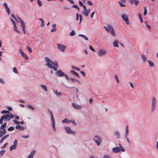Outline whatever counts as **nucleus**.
<instances>
[{
    "mask_svg": "<svg viewBox=\"0 0 158 158\" xmlns=\"http://www.w3.org/2000/svg\"><path fill=\"white\" fill-rule=\"evenodd\" d=\"M45 60L46 63L45 65L48 68L51 69H53L55 71H56L57 70L56 67H58V64L56 61L53 62L51 60L47 57H45Z\"/></svg>",
    "mask_w": 158,
    "mask_h": 158,
    "instance_id": "obj_1",
    "label": "nucleus"
},
{
    "mask_svg": "<svg viewBox=\"0 0 158 158\" xmlns=\"http://www.w3.org/2000/svg\"><path fill=\"white\" fill-rule=\"evenodd\" d=\"M14 118V115L12 114H5L2 115L0 118V124H2L3 123V121H9L10 119Z\"/></svg>",
    "mask_w": 158,
    "mask_h": 158,
    "instance_id": "obj_2",
    "label": "nucleus"
},
{
    "mask_svg": "<svg viewBox=\"0 0 158 158\" xmlns=\"http://www.w3.org/2000/svg\"><path fill=\"white\" fill-rule=\"evenodd\" d=\"M93 140L96 144L97 146H99L101 145L102 142V139L99 135H95L94 136Z\"/></svg>",
    "mask_w": 158,
    "mask_h": 158,
    "instance_id": "obj_3",
    "label": "nucleus"
},
{
    "mask_svg": "<svg viewBox=\"0 0 158 158\" xmlns=\"http://www.w3.org/2000/svg\"><path fill=\"white\" fill-rule=\"evenodd\" d=\"M14 19L17 22L19 23V22L21 23V26L22 27V30L24 34H26V32L25 30V23L24 21H23L18 16L17 18L15 16V17H14Z\"/></svg>",
    "mask_w": 158,
    "mask_h": 158,
    "instance_id": "obj_4",
    "label": "nucleus"
},
{
    "mask_svg": "<svg viewBox=\"0 0 158 158\" xmlns=\"http://www.w3.org/2000/svg\"><path fill=\"white\" fill-rule=\"evenodd\" d=\"M14 19L17 22L19 23V22L21 23V26L22 27V30L24 34H26V32L25 30V23L24 21H23L18 16L17 18L15 16V17H14Z\"/></svg>",
    "mask_w": 158,
    "mask_h": 158,
    "instance_id": "obj_5",
    "label": "nucleus"
},
{
    "mask_svg": "<svg viewBox=\"0 0 158 158\" xmlns=\"http://www.w3.org/2000/svg\"><path fill=\"white\" fill-rule=\"evenodd\" d=\"M104 27L106 31L108 33H110L112 35L114 36H115L116 35L114 29L111 25L108 24L106 26H104Z\"/></svg>",
    "mask_w": 158,
    "mask_h": 158,
    "instance_id": "obj_6",
    "label": "nucleus"
},
{
    "mask_svg": "<svg viewBox=\"0 0 158 158\" xmlns=\"http://www.w3.org/2000/svg\"><path fill=\"white\" fill-rule=\"evenodd\" d=\"M6 126V123H5L1 125L0 128V138L6 133V130L5 129Z\"/></svg>",
    "mask_w": 158,
    "mask_h": 158,
    "instance_id": "obj_7",
    "label": "nucleus"
},
{
    "mask_svg": "<svg viewBox=\"0 0 158 158\" xmlns=\"http://www.w3.org/2000/svg\"><path fill=\"white\" fill-rule=\"evenodd\" d=\"M56 74L58 77H62L64 76L65 78L67 79V80L69 81V78L68 76L66 74H65L64 72H63L61 70H59L58 71H56Z\"/></svg>",
    "mask_w": 158,
    "mask_h": 158,
    "instance_id": "obj_8",
    "label": "nucleus"
},
{
    "mask_svg": "<svg viewBox=\"0 0 158 158\" xmlns=\"http://www.w3.org/2000/svg\"><path fill=\"white\" fill-rule=\"evenodd\" d=\"M156 102L157 100L156 97L154 96L152 97L151 103V109L152 111H153L156 108Z\"/></svg>",
    "mask_w": 158,
    "mask_h": 158,
    "instance_id": "obj_9",
    "label": "nucleus"
},
{
    "mask_svg": "<svg viewBox=\"0 0 158 158\" xmlns=\"http://www.w3.org/2000/svg\"><path fill=\"white\" fill-rule=\"evenodd\" d=\"M57 47L58 49L62 52H64L66 48V46L63 44H57Z\"/></svg>",
    "mask_w": 158,
    "mask_h": 158,
    "instance_id": "obj_10",
    "label": "nucleus"
},
{
    "mask_svg": "<svg viewBox=\"0 0 158 158\" xmlns=\"http://www.w3.org/2000/svg\"><path fill=\"white\" fill-rule=\"evenodd\" d=\"M107 53L106 51L104 49H99L98 52V55L99 57H101L105 55Z\"/></svg>",
    "mask_w": 158,
    "mask_h": 158,
    "instance_id": "obj_11",
    "label": "nucleus"
},
{
    "mask_svg": "<svg viewBox=\"0 0 158 158\" xmlns=\"http://www.w3.org/2000/svg\"><path fill=\"white\" fill-rule=\"evenodd\" d=\"M123 19L125 21L127 25H129V22L128 18V16L126 14H123L121 16Z\"/></svg>",
    "mask_w": 158,
    "mask_h": 158,
    "instance_id": "obj_12",
    "label": "nucleus"
},
{
    "mask_svg": "<svg viewBox=\"0 0 158 158\" xmlns=\"http://www.w3.org/2000/svg\"><path fill=\"white\" fill-rule=\"evenodd\" d=\"M17 139L15 140L14 143V144L12 145L10 148V151H12L13 149H15L17 148Z\"/></svg>",
    "mask_w": 158,
    "mask_h": 158,
    "instance_id": "obj_13",
    "label": "nucleus"
},
{
    "mask_svg": "<svg viewBox=\"0 0 158 158\" xmlns=\"http://www.w3.org/2000/svg\"><path fill=\"white\" fill-rule=\"evenodd\" d=\"M65 129L66 132L68 133L74 134H75V132L74 131H72L71 128L69 127H65Z\"/></svg>",
    "mask_w": 158,
    "mask_h": 158,
    "instance_id": "obj_14",
    "label": "nucleus"
},
{
    "mask_svg": "<svg viewBox=\"0 0 158 158\" xmlns=\"http://www.w3.org/2000/svg\"><path fill=\"white\" fill-rule=\"evenodd\" d=\"M112 151L113 152L115 153H117L122 152L121 150V149L119 148V147H118L112 148Z\"/></svg>",
    "mask_w": 158,
    "mask_h": 158,
    "instance_id": "obj_15",
    "label": "nucleus"
},
{
    "mask_svg": "<svg viewBox=\"0 0 158 158\" xmlns=\"http://www.w3.org/2000/svg\"><path fill=\"white\" fill-rule=\"evenodd\" d=\"M114 135L117 139H119L121 138V135L118 131H115L114 133Z\"/></svg>",
    "mask_w": 158,
    "mask_h": 158,
    "instance_id": "obj_16",
    "label": "nucleus"
},
{
    "mask_svg": "<svg viewBox=\"0 0 158 158\" xmlns=\"http://www.w3.org/2000/svg\"><path fill=\"white\" fill-rule=\"evenodd\" d=\"M3 5L5 7L8 15H9L10 13V10L9 8L8 7L7 4L5 2L3 3Z\"/></svg>",
    "mask_w": 158,
    "mask_h": 158,
    "instance_id": "obj_17",
    "label": "nucleus"
},
{
    "mask_svg": "<svg viewBox=\"0 0 158 158\" xmlns=\"http://www.w3.org/2000/svg\"><path fill=\"white\" fill-rule=\"evenodd\" d=\"M20 52L22 55L25 60H27L28 59V57L27 56V55L21 49H20Z\"/></svg>",
    "mask_w": 158,
    "mask_h": 158,
    "instance_id": "obj_18",
    "label": "nucleus"
},
{
    "mask_svg": "<svg viewBox=\"0 0 158 158\" xmlns=\"http://www.w3.org/2000/svg\"><path fill=\"white\" fill-rule=\"evenodd\" d=\"M72 106L75 109H81V106H79L77 104H76L75 103H72Z\"/></svg>",
    "mask_w": 158,
    "mask_h": 158,
    "instance_id": "obj_19",
    "label": "nucleus"
},
{
    "mask_svg": "<svg viewBox=\"0 0 158 158\" xmlns=\"http://www.w3.org/2000/svg\"><path fill=\"white\" fill-rule=\"evenodd\" d=\"M15 128L16 129H19L20 130H23L25 129V127L22 126H21L19 125H18L15 126Z\"/></svg>",
    "mask_w": 158,
    "mask_h": 158,
    "instance_id": "obj_20",
    "label": "nucleus"
},
{
    "mask_svg": "<svg viewBox=\"0 0 158 158\" xmlns=\"http://www.w3.org/2000/svg\"><path fill=\"white\" fill-rule=\"evenodd\" d=\"M63 123H66L67 124H69L72 122L71 120H69L67 118H65L62 121Z\"/></svg>",
    "mask_w": 158,
    "mask_h": 158,
    "instance_id": "obj_21",
    "label": "nucleus"
},
{
    "mask_svg": "<svg viewBox=\"0 0 158 158\" xmlns=\"http://www.w3.org/2000/svg\"><path fill=\"white\" fill-rule=\"evenodd\" d=\"M9 135H6L4 136L1 139L0 141V143H1L5 139H6L9 136Z\"/></svg>",
    "mask_w": 158,
    "mask_h": 158,
    "instance_id": "obj_22",
    "label": "nucleus"
},
{
    "mask_svg": "<svg viewBox=\"0 0 158 158\" xmlns=\"http://www.w3.org/2000/svg\"><path fill=\"white\" fill-rule=\"evenodd\" d=\"M70 72L71 73H72L76 77H77L78 78H80V76L79 74L75 72L74 70H71L70 71Z\"/></svg>",
    "mask_w": 158,
    "mask_h": 158,
    "instance_id": "obj_23",
    "label": "nucleus"
},
{
    "mask_svg": "<svg viewBox=\"0 0 158 158\" xmlns=\"http://www.w3.org/2000/svg\"><path fill=\"white\" fill-rule=\"evenodd\" d=\"M49 112L51 115V120L52 121V123L55 122V120L54 118L52 112L50 110H49Z\"/></svg>",
    "mask_w": 158,
    "mask_h": 158,
    "instance_id": "obj_24",
    "label": "nucleus"
},
{
    "mask_svg": "<svg viewBox=\"0 0 158 158\" xmlns=\"http://www.w3.org/2000/svg\"><path fill=\"white\" fill-rule=\"evenodd\" d=\"M129 134V129L128 126L127 125L125 127V136H127Z\"/></svg>",
    "mask_w": 158,
    "mask_h": 158,
    "instance_id": "obj_25",
    "label": "nucleus"
},
{
    "mask_svg": "<svg viewBox=\"0 0 158 158\" xmlns=\"http://www.w3.org/2000/svg\"><path fill=\"white\" fill-rule=\"evenodd\" d=\"M14 30L16 31L18 33H19V34H20L21 33V32L19 31L18 29V27H17L16 26V24L14 25Z\"/></svg>",
    "mask_w": 158,
    "mask_h": 158,
    "instance_id": "obj_26",
    "label": "nucleus"
},
{
    "mask_svg": "<svg viewBox=\"0 0 158 158\" xmlns=\"http://www.w3.org/2000/svg\"><path fill=\"white\" fill-rule=\"evenodd\" d=\"M40 86L42 87V89L43 90L46 92H47L48 89L47 86L45 85H40Z\"/></svg>",
    "mask_w": 158,
    "mask_h": 158,
    "instance_id": "obj_27",
    "label": "nucleus"
},
{
    "mask_svg": "<svg viewBox=\"0 0 158 158\" xmlns=\"http://www.w3.org/2000/svg\"><path fill=\"white\" fill-rule=\"evenodd\" d=\"M118 146L119 147V148L121 150L122 152H124L125 151V149L124 148V147L121 144H118Z\"/></svg>",
    "mask_w": 158,
    "mask_h": 158,
    "instance_id": "obj_28",
    "label": "nucleus"
},
{
    "mask_svg": "<svg viewBox=\"0 0 158 158\" xmlns=\"http://www.w3.org/2000/svg\"><path fill=\"white\" fill-rule=\"evenodd\" d=\"M10 112L9 110H2L1 111V113L2 114H9Z\"/></svg>",
    "mask_w": 158,
    "mask_h": 158,
    "instance_id": "obj_29",
    "label": "nucleus"
},
{
    "mask_svg": "<svg viewBox=\"0 0 158 158\" xmlns=\"http://www.w3.org/2000/svg\"><path fill=\"white\" fill-rule=\"evenodd\" d=\"M78 36H81L85 40L87 41L88 40V38L86 36L84 35L80 34Z\"/></svg>",
    "mask_w": 158,
    "mask_h": 158,
    "instance_id": "obj_30",
    "label": "nucleus"
},
{
    "mask_svg": "<svg viewBox=\"0 0 158 158\" xmlns=\"http://www.w3.org/2000/svg\"><path fill=\"white\" fill-rule=\"evenodd\" d=\"M53 92L58 97L60 96L61 95V94L60 92H58L57 91H54Z\"/></svg>",
    "mask_w": 158,
    "mask_h": 158,
    "instance_id": "obj_31",
    "label": "nucleus"
},
{
    "mask_svg": "<svg viewBox=\"0 0 158 158\" xmlns=\"http://www.w3.org/2000/svg\"><path fill=\"white\" fill-rule=\"evenodd\" d=\"M82 13L84 15H85V16H87L89 13L86 11V10L82 11Z\"/></svg>",
    "mask_w": 158,
    "mask_h": 158,
    "instance_id": "obj_32",
    "label": "nucleus"
},
{
    "mask_svg": "<svg viewBox=\"0 0 158 158\" xmlns=\"http://www.w3.org/2000/svg\"><path fill=\"white\" fill-rule=\"evenodd\" d=\"M27 106L28 108L31 110H35V108L31 105H27Z\"/></svg>",
    "mask_w": 158,
    "mask_h": 158,
    "instance_id": "obj_33",
    "label": "nucleus"
},
{
    "mask_svg": "<svg viewBox=\"0 0 158 158\" xmlns=\"http://www.w3.org/2000/svg\"><path fill=\"white\" fill-rule=\"evenodd\" d=\"M138 17L140 19V22L141 23H143V19L142 16V15L141 14H138Z\"/></svg>",
    "mask_w": 158,
    "mask_h": 158,
    "instance_id": "obj_34",
    "label": "nucleus"
},
{
    "mask_svg": "<svg viewBox=\"0 0 158 158\" xmlns=\"http://www.w3.org/2000/svg\"><path fill=\"white\" fill-rule=\"evenodd\" d=\"M141 58L144 62L146 61L147 59V57L144 55H143L141 56Z\"/></svg>",
    "mask_w": 158,
    "mask_h": 158,
    "instance_id": "obj_35",
    "label": "nucleus"
},
{
    "mask_svg": "<svg viewBox=\"0 0 158 158\" xmlns=\"http://www.w3.org/2000/svg\"><path fill=\"white\" fill-rule=\"evenodd\" d=\"M39 19L41 21V26L42 27H43L44 25V23L43 20L41 18H39Z\"/></svg>",
    "mask_w": 158,
    "mask_h": 158,
    "instance_id": "obj_36",
    "label": "nucleus"
},
{
    "mask_svg": "<svg viewBox=\"0 0 158 158\" xmlns=\"http://www.w3.org/2000/svg\"><path fill=\"white\" fill-rule=\"evenodd\" d=\"M113 46L116 47H118V42L117 41H114L113 43Z\"/></svg>",
    "mask_w": 158,
    "mask_h": 158,
    "instance_id": "obj_37",
    "label": "nucleus"
},
{
    "mask_svg": "<svg viewBox=\"0 0 158 158\" xmlns=\"http://www.w3.org/2000/svg\"><path fill=\"white\" fill-rule=\"evenodd\" d=\"M148 63L149 64L150 66V67H153L154 66V63L153 62L150 61V60L148 61Z\"/></svg>",
    "mask_w": 158,
    "mask_h": 158,
    "instance_id": "obj_38",
    "label": "nucleus"
},
{
    "mask_svg": "<svg viewBox=\"0 0 158 158\" xmlns=\"http://www.w3.org/2000/svg\"><path fill=\"white\" fill-rule=\"evenodd\" d=\"M37 3L39 7H41L42 6V2L40 0H37Z\"/></svg>",
    "mask_w": 158,
    "mask_h": 158,
    "instance_id": "obj_39",
    "label": "nucleus"
},
{
    "mask_svg": "<svg viewBox=\"0 0 158 158\" xmlns=\"http://www.w3.org/2000/svg\"><path fill=\"white\" fill-rule=\"evenodd\" d=\"M72 68L73 69H74L76 70L79 71H80V69L79 68H78L77 67H76L74 66H72Z\"/></svg>",
    "mask_w": 158,
    "mask_h": 158,
    "instance_id": "obj_40",
    "label": "nucleus"
},
{
    "mask_svg": "<svg viewBox=\"0 0 158 158\" xmlns=\"http://www.w3.org/2000/svg\"><path fill=\"white\" fill-rule=\"evenodd\" d=\"M52 128L54 131H56V128L55 127V122L52 123Z\"/></svg>",
    "mask_w": 158,
    "mask_h": 158,
    "instance_id": "obj_41",
    "label": "nucleus"
},
{
    "mask_svg": "<svg viewBox=\"0 0 158 158\" xmlns=\"http://www.w3.org/2000/svg\"><path fill=\"white\" fill-rule=\"evenodd\" d=\"M14 129V127H13L11 126L9 127L7 129L9 131H13Z\"/></svg>",
    "mask_w": 158,
    "mask_h": 158,
    "instance_id": "obj_42",
    "label": "nucleus"
},
{
    "mask_svg": "<svg viewBox=\"0 0 158 158\" xmlns=\"http://www.w3.org/2000/svg\"><path fill=\"white\" fill-rule=\"evenodd\" d=\"M144 10V12L143 13V14L144 15H146L147 13V10L146 9V7H144L143 8Z\"/></svg>",
    "mask_w": 158,
    "mask_h": 158,
    "instance_id": "obj_43",
    "label": "nucleus"
},
{
    "mask_svg": "<svg viewBox=\"0 0 158 158\" xmlns=\"http://www.w3.org/2000/svg\"><path fill=\"white\" fill-rule=\"evenodd\" d=\"M75 33L74 30L70 33L69 35L70 36H73L75 35Z\"/></svg>",
    "mask_w": 158,
    "mask_h": 158,
    "instance_id": "obj_44",
    "label": "nucleus"
},
{
    "mask_svg": "<svg viewBox=\"0 0 158 158\" xmlns=\"http://www.w3.org/2000/svg\"><path fill=\"white\" fill-rule=\"evenodd\" d=\"M13 71L15 73L17 74L18 73V71L15 67H14L13 68Z\"/></svg>",
    "mask_w": 158,
    "mask_h": 158,
    "instance_id": "obj_45",
    "label": "nucleus"
},
{
    "mask_svg": "<svg viewBox=\"0 0 158 158\" xmlns=\"http://www.w3.org/2000/svg\"><path fill=\"white\" fill-rule=\"evenodd\" d=\"M35 152L36 151L35 150H33L31 151L30 154H31V155L33 157V156L35 154Z\"/></svg>",
    "mask_w": 158,
    "mask_h": 158,
    "instance_id": "obj_46",
    "label": "nucleus"
},
{
    "mask_svg": "<svg viewBox=\"0 0 158 158\" xmlns=\"http://www.w3.org/2000/svg\"><path fill=\"white\" fill-rule=\"evenodd\" d=\"M27 49L30 53H31L32 52L31 48L28 46H27Z\"/></svg>",
    "mask_w": 158,
    "mask_h": 158,
    "instance_id": "obj_47",
    "label": "nucleus"
},
{
    "mask_svg": "<svg viewBox=\"0 0 158 158\" xmlns=\"http://www.w3.org/2000/svg\"><path fill=\"white\" fill-rule=\"evenodd\" d=\"M5 152V151L4 150H2L0 151V155L2 156Z\"/></svg>",
    "mask_w": 158,
    "mask_h": 158,
    "instance_id": "obj_48",
    "label": "nucleus"
},
{
    "mask_svg": "<svg viewBox=\"0 0 158 158\" xmlns=\"http://www.w3.org/2000/svg\"><path fill=\"white\" fill-rule=\"evenodd\" d=\"M103 158H111L110 155L108 154L105 155L103 157Z\"/></svg>",
    "mask_w": 158,
    "mask_h": 158,
    "instance_id": "obj_49",
    "label": "nucleus"
},
{
    "mask_svg": "<svg viewBox=\"0 0 158 158\" xmlns=\"http://www.w3.org/2000/svg\"><path fill=\"white\" fill-rule=\"evenodd\" d=\"M69 79L71 80L72 82H75V81H77V79H76L72 77L69 78Z\"/></svg>",
    "mask_w": 158,
    "mask_h": 158,
    "instance_id": "obj_50",
    "label": "nucleus"
},
{
    "mask_svg": "<svg viewBox=\"0 0 158 158\" xmlns=\"http://www.w3.org/2000/svg\"><path fill=\"white\" fill-rule=\"evenodd\" d=\"M115 78L116 79V82L118 83H119V80L118 78V76L117 75H115Z\"/></svg>",
    "mask_w": 158,
    "mask_h": 158,
    "instance_id": "obj_51",
    "label": "nucleus"
},
{
    "mask_svg": "<svg viewBox=\"0 0 158 158\" xmlns=\"http://www.w3.org/2000/svg\"><path fill=\"white\" fill-rule=\"evenodd\" d=\"M8 145V143H6L3 146H2L1 147V148L3 149V148H6Z\"/></svg>",
    "mask_w": 158,
    "mask_h": 158,
    "instance_id": "obj_52",
    "label": "nucleus"
},
{
    "mask_svg": "<svg viewBox=\"0 0 158 158\" xmlns=\"http://www.w3.org/2000/svg\"><path fill=\"white\" fill-rule=\"evenodd\" d=\"M134 2L135 3V4L136 6H137L138 5V3H139V1L138 0H133Z\"/></svg>",
    "mask_w": 158,
    "mask_h": 158,
    "instance_id": "obj_53",
    "label": "nucleus"
},
{
    "mask_svg": "<svg viewBox=\"0 0 158 158\" xmlns=\"http://www.w3.org/2000/svg\"><path fill=\"white\" fill-rule=\"evenodd\" d=\"M72 7L77 9L78 10H79L80 8L79 7L76 5H74L72 6Z\"/></svg>",
    "mask_w": 158,
    "mask_h": 158,
    "instance_id": "obj_54",
    "label": "nucleus"
},
{
    "mask_svg": "<svg viewBox=\"0 0 158 158\" xmlns=\"http://www.w3.org/2000/svg\"><path fill=\"white\" fill-rule=\"evenodd\" d=\"M13 122H14V123H15V124H18V125H19V122L17 121V120H14L13 121Z\"/></svg>",
    "mask_w": 158,
    "mask_h": 158,
    "instance_id": "obj_55",
    "label": "nucleus"
},
{
    "mask_svg": "<svg viewBox=\"0 0 158 158\" xmlns=\"http://www.w3.org/2000/svg\"><path fill=\"white\" fill-rule=\"evenodd\" d=\"M89 48L90 49L94 52H95V50L91 45H89Z\"/></svg>",
    "mask_w": 158,
    "mask_h": 158,
    "instance_id": "obj_56",
    "label": "nucleus"
},
{
    "mask_svg": "<svg viewBox=\"0 0 158 158\" xmlns=\"http://www.w3.org/2000/svg\"><path fill=\"white\" fill-rule=\"evenodd\" d=\"M10 21H11V22H12V23H13L14 25L16 24V23L15 22V21H14V20L12 18H10Z\"/></svg>",
    "mask_w": 158,
    "mask_h": 158,
    "instance_id": "obj_57",
    "label": "nucleus"
},
{
    "mask_svg": "<svg viewBox=\"0 0 158 158\" xmlns=\"http://www.w3.org/2000/svg\"><path fill=\"white\" fill-rule=\"evenodd\" d=\"M78 16L79 17V20H80V22L79 24H80L82 18V15H78Z\"/></svg>",
    "mask_w": 158,
    "mask_h": 158,
    "instance_id": "obj_58",
    "label": "nucleus"
},
{
    "mask_svg": "<svg viewBox=\"0 0 158 158\" xmlns=\"http://www.w3.org/2000/svg\"><path fill=\"white\" fill-rule=\"evenodd\" d=\"M118 3L121 6L124 7L125 6L122 2H119Z\"/></svg>",
    "mask_w": 158,
    "mask_h": 158,
    "instance_id": "obj_59",
    "label": "nucleus"
},
{
    "mask_svg": "<svg viewBox=\"0 0 158 158\" xmlns=\"http://www.w3.org/2000/svg\"><path fill=\"white\" fill-rule=\"evenodd\" d=\"M145 25L146 26V27L149 29L150 30L151 28V27L147 23H145Z\"/></svg>",
    "mask_w": 158,
    "mask_h": 158,
    "instance_id": "obj_60",
    "label": "nucleus"
},
{
    "mask_svg": "<svg viewBox=\"0 0 158 158\" xmlns=\"http://www.w3.org/2000/svg\"><path fill=\"white\" fill-rule=\"evenodd\" d=\"M80 72L82 74V75L83 76H84V77L86 76V74H85V73H84L83 71H81Z\"/></svg>",
    "mask_w": 158,
    "mask_h": 158,
    "instance_id": "obj_61",
    "label": "nucleus"
},
{
    "mask_svg": "<svg viewBox=\"0 0 158 158\" xmlns=\"http://www.w3.org/2000/svg\"><path fill=\"white\" fill-rule=\"evenodd\" d=\"M0 82L2 84H5V82L2 78H0Z\"/></svg>",
    "mask_w": 158,
    "mask_h": 158,
    "instance_id": "obj_62",
    "label": "nucleus"
},
{
    "mask_svg": "<svg viewBox=\"0 0 158 158\" xmlns=\"http://www.w3.org/2000/svg\"><path fill=\"white\" fill-rule=\"evenodd\" d=\"M71 123H72L74 125V126H77V124L74 121L72 120V122Z\"/></svg>",
    "mask_w": 158,
    "mask_h": 158,
    "instance_id": "obj_63",
    "label": "nucleus"
},
{
    "mask_svg": "<svg viewBox=\"0 0 158 158\" xmlns=\"http://www.w3.org/2000/svg\"><path fill=\"white\" fill-rule=\"evenodd\" d=\"M87 3L89 5H93L92 3V2L91 1H88Z\"/></svg>",
    "mask_w": 158,
    "mask_h": 158,
    "instance_id": "obj_64",
    "label": "nucleus"
}]
</instances>
